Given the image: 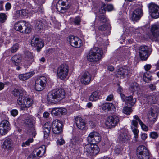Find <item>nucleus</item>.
I'll return each instance as SVG.
<instances>
[{
    "label": "nucleus",
    "instance_id": "obj_1",
    "mask_svg": "<svg viewBox=\"0 0 159 159\" xmlns=\"http://www.w3.org/2000/svg\"><path fill=\"white\" fill-rule=\"evenodd\" d=\"M65 94V92L63 89L54 90L48 93L47 96V100L49 102H57L63 99Z\"/></svg>",
    "mask_w": 159,
    "mask_h": 159
},
{
    "label": "nucleus",
    "instance_id": "obj_2",
    "mask_svg": "<svg viewBox=\"0 0 159 159\" xmlns=\"http://www.w3.org/2000/svg\"><path fill=\"white\" fill-rule=\"evenodd\" d=\"M103 51L101 48L98 47L92 48L87 56V58L89 61L97 62L102 58Z\"/></svg>",
    "mask_w": 159,
    "mask_h": 159
},
{
    "label": "nucleus",
    "instance_id": "obj_3",
    "mask_svg": "<svg viewBox=\"0 0 159 159\" xmlns=\"http://www.w3.org/2000/svg\"><path fill=\"white\" fill-rule=\"evenodd\" d=\"M14 28L17 31L25 34L30 33L31 31L30 25L24 21H18L14 25Z\"/></svg>",
    "mask_w": 159,
    "mask_h": 159
},
{
    "label": "nucleus",
    "instance_id": "obj_4",
    "mask_svg": "<svg viewBox=\"0 0 159 159\" xmlns=\"http://www.w3.org/2000/svg\"><path fill=\"white\" fill-rule=\"evenodd\" d=\"M24 124L28 129V131L29 135L33 137H35L36 133L35 130L34 120L33 117L31 116H28L24 120Z\"/></svg>",
    "mask_w": 159,
    "mask_h": 159
},
{
    "label": "nucleus",
    "instance_id": "obj_5",
    "mask_svg": "<svg viewBox=\"0 0 159 159\" xmlns=\"http://www.w3.org/2000/svg\"><path fill=\"white\" fill-rule=\"evenodd\" d=\"M99 151V148L98 146L92 143L87 144L84 147V154L88 156L97 155Z\"/></svg>",
    "mask_w": 159,
    "mask_h": 159
},
{
    "label": "nucleus",
    "instance_id": "obj_6",
    "mask_svg": "<svg viewBox=\"0 0 159 159\" xmlns=\"http://www.w3.org/2000/svg\"><path fill=\"white\" fill-rule=\"evenodd\" d=\"M138 52L140 59L143 61H145L150 55L152 50L148 46L142 45L139 47Z\"/></svg>",
    "mask_w": 159,
    "mask_h": 159
},
{
    "label": "nucleus",
    "instance_id": "obj_7",
    "mask_svg": "<svg viewBox=\"0 0 159 159\" xmlns=\"http://www.w3.org/2000/svg\"><path fill=\"white\" fill-rule=\"evenodd\" d=\"M137 155L139 159H149L150 157L149 150L143 145L137 148Z\"/></svg>",
    "mask_w": 159,
    "mask_h": 159
},
{
    "label": "nucleus",
    "instance_id": "obj_8",
    "mask_svg": "<svg viewBox=\"0 0 159 159\" xmlns=\"http://www.w3.org/2000/svg\"><path fill=\"white\" fill-rule=\"evenodd\" d=\"M70 4L69 0H59L57 4V10L61 13H63L70 7Z\"/></svg>",
    "mask_w": 159,
    "mask_h": 159
},
{
    "label": "nucleus",
    "instance_id": "obj_9",
    "mask_svg": "<svg viewBox=\"0 0 159 159\" xmlns=\"http://www.w3.org/2000/svg\"><path fill=\"white\" fill-rule=\"evenodd\" d=\"M101 139L100 134L95 131L90 133L87 138V141L88 142L93 144L99 143L101 142Z\"/></svg>",
    "mask_w": 159,
    "mask_h": 159
},
{
    "label": "nucleus",
    "instance_id": "obj_10",
    "mask_svg": "<svg viewBox=\"0 0 159 159\" xmlns=\"http://www.w3.org/2000/svg\"><path fill=\"white\" fill-rule=\"evenodd\" d=\"M47 83V78L43 76H40L35 80L34 88L35 90L38 91L43 90L46 86Z\"/></svg>",
    "mask_w": 159,
    "mask_h": 159
},
{
    "label": "nucleus",
    "instance_id": "obj_11",
    "mask_svg": "<svg viewBox=\"0 0 159 159\" xmlns=\"http://www.w3.org/2000/svg\"><path fill=\"white\" fill-rule=\"evenodd\" d=\"M69 70V67L66 65H61L59 66L57 70V75L60 79H64L67 76Z\"/></svg>",
    "mask_w": 159,
    "mask_h": 159
},
{
    "label": "nucleus",
    "instance_id": "obj_12",
    "mask_svg": "<svg viewBox=\"0 0 159 159\" xmlns=\"http://www.w3.org/2000/svg\"><path fill=\"white\" fill-rule=\"evenodd\" d=\"M119 118L116 115H113L108 116L105 122V124L108 128H112L117 125L119 121Z\"/></svg>",
    "mask_w": 159,
    "mask_h": 159
},
{
    "label": "nucleus",
    "instance_id": "obj_13",
    "mask_svg": "<svg viewBox=\"0 0 159 159\" xmlns=\"http://www.w3.org/2000/svg\"><path fill=\"white\" fill-rule=\"evenodd\" d=\"M131 73L130 68L126 66L120 68L116 72V75L118 77L124 78Z\"/></svg>",
    "mask_w": 159,
    "mask_h": 159
},
{
    "label": "nucleus",
    "instance_id": "obj_14",
    "mask_svg": "<svg viewBox=\"0 0 159 159\" xmlns=\"http://www.w3.org/2000/svg\"><path fill=\"white\" fill-rule=\"evenodd\" d=\"M130 138V137L128 134L127 131L125 129H123L120 130L118 141L120 143L122 144L127 142Z\"/></svg>",
    "mask_w": 159,
    "mask_h": 159
},
{
    "label": "nucleus",
    "instance_id": "obj_15",
    "mask_svg": "<svg viewBox=\"0 0 159 159\" xmlns=\"http://www.w3.org/2000/svg\"><path fill=\"white\" fill-rule=\"evenodd\" d=\"M149 12L151 16L154 18L159 17V7L154 3H151L149 5Z\"/></svg>",
    "mask_w": 159,
    "mask_h": 159
},
{
    "label": "nucleus",
    "instance_id": "obj_16",
    "mask_svg": "<svg viewBox=\"0 0 159 159\" xmlns=\"http://www.w3.org/2000/svg\"><path fill=\"white\" fill-rule=\"evenodd\" d=\"M62 126L61 121L58 120H55L52 122V131L54 134H59L62 131Z\"/></svg>",
    "mask_w": 159,
    "mask_h": 159
},
{
    "label": "nucleus",
    "instance_id": "obj_17",
    "mask_svg": "<svg viewBox=\"0 0 159 159\" xmlns=\"http://www.w3.org/2000/svg\"><path fill=\"white\" fill-rule=\"evenodd\" d=\"M44 149L42 147L35 148L32 153L28 157V159H37L38 157L42 156L43 155Z\"/></svg>",
    "mask_w": 159,
    "mask_h": 159
},
{
    "label": "nucleus",
    "instance_id": "obj_18",
    "mask_svg": "<svg viewBox=\"0 0 159 159\" xmlns=\"http://www.w3.org/2000/svg\"><path fill=\"white\" fill-rule=\"evenodd\" d=\"M67 41L72 46L75 48H79L81 45V40L78 37L73 35L69 36Z\"/></svg>",
    "mask_w": 159,
    "mask_h": 159
},
{
    "label": "nucleus",
    "instance_id": "obj_19",
    "mask_svg": "<svg viewBox=\"0 0 159 159\" xmlns=\"http://www.w3.org/2000/svg\"><path fill=\"white\" fill-rule=\"evenodd\" d=\"M10 129V124L9 121L6 120H3L0 123V134L5 135Z\"/></svg>",
    "mask_w": 159,
    "mask_h": 159
},
{
    "label": "nucleus",
    "instance_id": "obj_20",
    "mask_svg": "<svg viewBox=\"0 0 159 159\" xmlns=\"http://www.w3.org/2000/svg\"><path fill=\"white\" fill-rule=\"evenodd\" d=\"M143 15V11L142 9L137 8L135 9L131 14V19L134 22L139 20Z\"/></svg>",
    "mask_w": 159,
    "mask_h": 159
},
{
    "label": "nucleus",
    "instance_id": "obj_21",
    "mask_svg": "<svg viewBox=\"0 0 159 159\" xmlns=\"http://www.w3.org/2000/svg\"><path fill=\"white\" fill-rule=\"evenodd\" d=\"M31 45L32 46L37 47V50L39 52L44 46V43L38 38L34 37L31 41Z\"/></svg>",
    "mask_w": 159,
    "mask_h": 159
},
{
    "label": "nucleus",
    "instance_id": "obj_22",
    "mask_svg": "<svg viewBox=\"0 0 159 159\" xmlns=\"http://www.w3.org/2000/svg\"><path fill=\"white\" fill-rule=\"evenodd\" d=\"M91 79V75L88 72H84L81 76L80 82L82 84L87 85L90 83Z\"/></svg>",
    "mask_w": 159,
    "mask_h": 159
},
{
    "label": "nucleus",
    "instance_id": "obj_23",
    "mask_svg": "<svg viewBox=\"0 0 159 159\" xmlns=\"http://www.w3.org/2000/svg\"><path fill=\"white\" fill-rule=\"evenodd\" d=\"M67 112L66 109L63 108H55L52 111V114L55 116L65 114Z\"/></svg>",
    "mask_w": 159,
    "mask_h": 159
},
{
    "label": "nucleus",
    "instance_id": "obj_24",
    "mask_svg": "<svg viewBox=\"0 0 159 159\" xmlns=\"http://www.w3.org/2000/svg\"><path fill=\"white\" fill-rule=\"evenodd\" d=\"M75 122L77 127L80 129H84L85 126V123L84 120L79 116L76 117L75 118Z\"/></svg>",
    "mask_w": 159,
    "mask_h": 159
},
{
    "label": "nucleus",
    "instance_id": "obj_25",
    "mask_svg": "<svg viewBox=\"0 0 159 159\" xmlns=\"http://www.w3.org/2000/svg\"><path fill=\"white\" fill-rule=\"evenodd\" d=\"M138 125V122L136 120H133L131 123V129L134 135V137L136 141L138 137L139 130L137 129Z\"/></svg>",
    "mask_w": 159,
    "mask_h": 159
},
{
    "label": "nucleus",
    "instance_id": "obj_26",
    "mask_svg": "<svg viewBox=\"0 0 159 159\" xmlns=\"http://www.w3.org/2000/svg\"><path fill=\"white\" fill-rule=\"evenodd\" d=\"M51 130V125L49 122H47L43 126V131L44 137L46 139L48 138Z\"/></svg>",
    "mask_w": 159,
    "mask_h": 159
},
{
    "label": "nucleus",
    "instance_id": "obj_27",
    "mask_svg": "<svg viewBox=\"0 0 159 159\" xmlns=\"http://www.w3.org/2000/svg\"><path fill=\"white\" fill-rule=\"evenodd\" d=\"M151 31L154 37H158L159 36V25H152L151 27Z\"/></svg>",
    "mask_w": 159,
    "mask_h": 159
},
{
    "label": "nucleus",
    "instance_id": "obj_28",
    "mask_svg": "<svg viewBox=\"0 0 159 159\" xmlns=\"http://www.w3.org/2000/svg\"><path fill=\"white\" fill-rule=\"evenodd\" d=\"M12 140L10 138L6 139L4 141L2 147L4 149H7L9 150L12 148Z\"/></svg>",
    "mask_w": 159,
    "mask_h": 159
},
{
    "label": "nucleus",
    "instance_id": "obj_29",
    "mask_svg": "<svg viewBox=\"0 0 159 159\" xmlns=\"http://www.w3.org/2000/svg\"><path fill=\"white\" fill-rule=\"evenodd\" d=\"M157 109L151 108L149 112V119L151 121H154L155 117L157 116Z\"/></svg>",
    "mask_w": 159,
    "mask_h": 159
},
{
    "label": "nucleus",
    "instance_id": "obj_30",
    "mask_svg": "<svg viewBox=\"0 0 159 159\" xmlns=\"http://www.w3.org/2000/svg\"><path fill=\"white\" fill-rule=\"evenodd\" d=\"M24 91L22 89H15L11 92V94L15 97L22 96L23 95Z\"/></svg>",
    "mask_w": 159,
    "mask_h": 159
},
{
    "label": "nucleus",
    "instance_id": "obj_31",
    "mask_svg": "<svg viewBox=\"0 0 159 159\" xmlns=\"http://www.w3.org/2000/svg\"><path fill=\"white\" fill-rule=\"evenodd\" d=\"M134 120H136L137 122L138 121L139 123L141 126L142 129L145 131H147L148 129V128L144 123L141 121L137 115H135L134 116Z\"/></svg>",
    "mask_w": 159,
    "mask_h": 159
},
{
    "label": "nucleus",
    "instance_id": "obj_32",
    "mask_svg": "<svg viewBox=\"0 0 159 159\" xmlns=\"http://www.w3.org/2000/svg\"><path fill=\"white\" fill-rule=\"evenodd\" d=\"M35 28L38 31L42 29L44 25L43 21L40 20H35Z\"/></svg>",
    "mask_w": 159,
    "mask_h": 159
},
{
    "label": "nucleus",
    "instance_id": "obj_33",
    "mask_svg": "<svg viewBox=\"0 0 159 159\" xmlns=\"http://www.w3.org/2000/svg\"><path fill=\"white\" fill-rule=\"evenodd\" d=\"M12 60L13 63L17 66L21 61V57L19 55H15L12 57Z\"/></svg>",
    "mask_w": 159,
    "mask_h": 159
},
{
    "label": "nucleus",
    "instance_id": "obj_34",
    "mask_svg": "<svg viewBox=\"0 0 159 159\" xmlns=\"http://www.w3.org/2000/svg\"><path fill=\"white\" fill-rule=\"evenodd\" d=\"M99 96L98 93L97 91L93 92L89 98V100L90 101H95L98 99Z\"/></svg>",
    "mask_w": 159,
    "mask_h": 159
},
{
    "label": "nucleus",
    "instance_id": "obj_35",
    "mask_svg": "<svg viewBox=\"0 0 159 159\" xmlns=\"http://www.w3.org/2000/svg\"><path fill=\"white\" fill-rule=\"evenodd\" d=\"M33 56L32 53L29 52H26L25 53V60L27 61H30V63L33 61Z\"/></svg>",
    "mask_w": 159,
    "mask_h": 159
},
{
    "label": "nucleus",
    "instance_id": "obj_36",
    "mask_svg": "<svg viewBox=\"0 0 159 159\" xmlns=\"http://www.w3.org/2000/svg\"><path fill=\"white\" fill-rule=\"evenodd\" d=\"M33 75L31 72H29L23 74H20L19 75V78L22 80H25L31 77Z\"/></svg>",
    "mask_w": 159,
    "mask_h": 159
},
{
    "label": "nucleus",
    "instance_id": "obj_37",
    "mask_svg": "<svg viewBox=\"0 0 159 159\" xmlns=\"http://www.w3.org/2000/svg\"><path fill=\"white\" fill-rule=\"evenodd\" d=\"M26 98L23 97V96H19L18 98L17 102L18 104L24 108V106L25 103Z\"/></svg>",
    "mask_w": 159,
    "mask_h": 159
},
{
    "label": "nucleus",
    "instance_id": "obj_38",
    "mask_svg": "<svg viewBox=\"0 0 159 159\" xmlns=\"http://www.w3.org/2000/svg\"><path fill=\"white\" fill-rule=\"evenodd\" d=\"M136 102V99L135 98H133V96H130L126 97V100L125 102H127L131 106L134 105Z\"/></svg>",
    "mask_w": 159,
    "mask_h": 159
},
{
    "label": "nucleus",
    "instance_id": "obj_39",
    "mask_svg": "<svg viewBox=\"0 0 159 159\" xmlns=\"http://www.w3.org/2000/svg\"><path fill=\"white\" fill-rule=\"evenodd\" d=\"M143 80L146 82H148L152 80V76L149 72L144 73L143 76Z\"/></svg>",
    "mask_w": 159,
    "mask_h": 159
},
{
    "label": "nucleus",
    "instance_id": "obj_40",
    "mask_svg": "<svg viewBox=\"0 0 159 159\" xmlns=\"http://www.w3.org/2000/svg\"><path fill=\"white\" fill-rule=\"evenodd\" d=\"M129 89L130 90L133 92L138 91L139 89V85L137 83H134L131 84Z\"/></svg>",
    "mask_w": 159,
    "mask_h": 159
},
{
    "label": "nucleus",
    "instance_id": "obj_41",
    "mask_svg": "<svg viewBox=\"0 0 159 159\" xmlns=\"http://www.w3.org/2000/svg\"><path fill=\"white\" fill-rule=\"evenodd\" d=\"M124 30L125 32L128 34L130 33L131 34H133L134 33H135V31L138 30L137 29H135L133 27H128L127 26H125L124 27Z\"/></svg>",
    "mask_w": 159,
    "mask_h": 159
},
{
    "label": "nucleus",
    "instance_id": "obj_42",
    "mask_svg": "<svg viewBox=\"0 0 159 159\" xmlns=\"http://www.w3.org/2000/svg\"><path fill=\"white\" fill-rule=\"evenodd\" d=\"M113 106L112 103H106L102 104V108L104 110H111V107Z\"/></svg>",
    "mask_w": 159,
    "mask_h": 159
},
{
    "label": "nucleus",
    "instance_id": "obj_43",
    "mask_svg": "<svg viewBox=\"0 0 159 159\" xmlns=\"http://www.w3.org/2000/svg\"><path fill=\"white\" fill-rule=\"evenodd\" d=\"M25 103L24 106L25 108L29 107L31 106L33 103V99L29 98H26Z\"/></svg>",
    "mask_w": 159,
    "mask_h": 159
},
{
    "label": "nucleus",
    "instance_id": "obj_44",
    "mask_svg": "<svg viewBox=\"0 0 159 159\" xmlns=\"http://www.w3.org/2000/svg\"><path fill=\"white\" fill-rule=\"evenodd\" d=\"M132 110L130 107L125 106L123 110V112L127 115H129L132 112Z\"/></svg>",
    "mask_w": 159,
    "mask_h": 159
},
{
    "label": "nucleus",
    "instance_id": "obj_45",
    "mask_svg": "<svg viewBox=\"0 0 159 159\" xmlns=\"http://www.w3.org/2000/svg\"><path fill=\"white\" fill-rule=\"evenodd\" d=\"M19 48V45L17 43L14 44L10 48V51L12 53L16 52Z\"/></svg>",
    "mask_w": 159,
    "mask_h": 159
},
{
    "label": "nucleus",
    "instance_id": "obj_46",
    "mask_svg": "<svg viewBox=\"0 0 159 159\" xmlns=\"http://www.w3.org/2000/svg\"><path fill=\"white\" fill-rule=\"evenodd\" d=\"M107 28H109L111 29V26L110 25H103L100 26L98 28V29L100 31H104L107 29Z\"/></svg>",
    "mask_w": 159,
    "mask_h": 159
},
{
    "label": "nucleus",
    "instance_id": "obj_47",
    "mask_svg": "<svg viewBox=\"0 0 159 159\" xmlns=\"http://www.w3.org/2000/svg\"><path fill=\"white\" fill-rule=\"evenodd\" d=\"M122 150V148L119 145H116L114 148V152L116 154H119Z\"/></svg>",
    "mask_w": 159,
    "mask_h": 159
},
{
    "label": "nucleus",
    "instance_id": "obj_48",
    "mask_svg": "<svg viewBox=\"0 0 159 159\" xmlns=\"http://www.w3.org/2000/svg\"><path fill=\"white\" fill-rule=\"evenodd\" d=\"M7 16L5 13H0V22L1 23L5 22L7 19Z\"/></svg>",
    "mask_w": 159,
    "mask_h": 159
},
{
    "label": "nucleus",
    "instance_id": "obj_49",
    "mask_svg": "<svg viewBox=\"0 0 159 159\" xmlns=\"http://www.w3.org/2000/svg\"><path fill=\"white\" fill-rule=\"evenodd\" d=\"M150 137L152 139H156L159 136L158 134L156 132H152L150 133Z\"/></svg>",
    "mask_w": 159,
    "mask_h": 159
},
{
    "label": "nucleus",
    "instance_id": "obj_50",
    "mask_svg": "<svg viewBox=\"0 0 159 159\" xmlns=\"http://www.w3.org/2000/svg\"><path fill=\"white\" fill-rule=\"evenodd\" d=\"M20 12L21 16H26L28 15L29 11L28 10L26 9H23L22 10H18Z\"/></svg>",
    "mask_w": 159,
    "mask_h": 159
},
{
    "label": "nucleus",
    "instance_id": "obj_51",
    "mask_svg": "<svg viewBox=\"0 0 159 159\" xmlns=\"http://www.w3.org/2000/svg\"><path fill=\"white\" fill-rule=\"evenodd\" d=\"M33 139L32 138H30L25 142L23 143L22 144V146L23 147H25V145L28 146L29 145L30 143H31L33 142Z\"/></svg>",
    "mask_w": 159,
    "mask_h": 159
},
{
    "label": "nucleus",
    "instance_id": "obj_52",
    "mask_svg": "<svg viewBox=\"0 0 159 159\" xmlns=\"http://www.w3.org/2000/svg\"><path fill=\"white\" fill-rule=\"evenodd\" d=\"M99 20L102 23H105L107 21L105 16L103 15L100 16L99 18Z\"/></svg>",
    "mask_w": 159,
    "mask_h": 159
},
{
    "label": "nucleus",
    "instance_id": "obj_53",
    "mask_svg": "<svg viewBox=\"0 0 159 159\" xmlns=\"http://www.w3.org/2000/svg\"><path fill=\"white\" fill-rule=\"evenodd\" d=\"M43 7L41 6H37L33 10L34 12H42Z\"/></svg>",
    "mask_w": 159,
    "mask_h": 159
},
{
    "label": "nucleus",
    "instance_id": "obj_54",
    "mask_svg": "<svg viewBox=\"0 0 159 159\" xmlns=\"http://www.w3.org/2000/svg\"><path fill=\"white\" fill-rule=\"evenodd\" d=\"M21 15L20 12L18 10L16 11V13L13 16V17L15 19H18L20 18Z\"/></svg>",
    "mask_w": 159,
    "mask_h": 159
},
{
    "label": "nucleus",
    "instance_id": "obj_55",
    "mask_svg": "<svg viewBox=\"0 0 159 159\" xmlns=\"http://www.w3.org/2000/svg\"><path fill=\"white\" fill-rule=\"evenodd\" d=\"M11 114L14 116H15L18 114V111L16 109H13L11 111Z\"/></svg>",
    "mask_w": 159,
    "mask_h": 159
},
{
    "label": "nucleus",
    "instance_id": "obj_56",
    "mask_svg": "<svg viewBox=\"0 0 159 159\" xmlns=\"http://www.w3.org/2000/svg\"><path fill=\"white\" fill-rule=\"evenodd\" d=\"M57 145H63L65 143V141L62 139H61L57 140Z\"/></svg>",
    "mask_w": 159,
    "mask_h": 159
},
{
    "label": "nucleus",
    "instance_id": "obj_57",
    "mask_svg": "<svg viewBox=\"0 0 159 159\" xmlns=\"http://www.w3.org/2000/svg\"><path fill=\"white\" fill-rule=\"evenodd\" d=\"M106 10L108 11H111L113 9V6L111 4L107 5V6H106Z\"/></svg>",
    "mask_w": 159,
    "mask_h": 159
},
{
    "label": "nucleus",
    "instance_id": "obj_58",
    "mask_svg": "<svg viewBox=\"0 0 159 159\" xmlns=\"http://www.w3.org/2000/svg\"><path fill=\"white\" fill-rule=\"evenodd\" d=\"M118 88L117 90V92L120 94L122 93L123 92V89L121 87L119 84H118Z\"/></svg>",
    "mask_w": 159,
    "mask_h": 159
},
{
    "label": "nucleus",
    "instance_id": "obj_59",
    "mask_svg": "<svg viewBox=\"0 0 159 159\" xmlns=\"http://www.w3.org/2000/svg\"><path fill=\"white\" fill-rule=\"evenodd\" d=\"M149 87L152 91L155 90L156 89V86L152 84H150L149 85Z\"/></svg>",
    "mask_w": 159,
    "mask_h": 159
},
{
    "label": "nucleus",
    "instance_id": "obj_60",
    "mask_svg": "<svg viewBox=\"0 0 159 159\" xmlns=\"http://www.w3.org/2000/svg\"><path fill=\"white\" fill-rule=\"evenodd\" d=\"M113 95L112 94L109 95L107 98L106 100L107 101H111L113 99Z\"/></svg>",
    "mask_w": 159,
    "mask_h": 159
},
{
    "label": "nucleus",
    "instance_id": "obj_61",
    "mask_svg": "<svg viewBox=\"0 0 159 159\" xmlns=\"http://www.w3.org/2000/svg\"><path fill=\"white\" fill-rule=\"evenodd\" d=\"M11 8V5L10 3H7L5 5V9L6 11L9 10Z\"/></svg>",
    "mask_w": 159,
    "mask_h": 159
},
{
    "label": "nucleus",
    "instance_id": "obj_62",
    "mask_svg": "<svg viewBox=\"0 0 159 159\" xmlns=\"http://www.w3.org/2000/svg\"><path fill=\"white\" fill-rule=\"evenodd\" d=\"M80 22V17H75L74 20V23L76 24H78Z\"/></svg>",
    "mask_w": 159,
    "mask_h": 159
},
{
    "label": "nucleus",
    "instance_id": "obj_63",
    "mask_svg": "<svg viewBox=\"0 0 159 159\" xmlns=\"http://www.w3.org/2000/svg\"><path fill=\"white\" fill-rule=\"evenodd\" d=\"M151 67V65L149 64H147L144 66V68L146 71L149 70Z\"/></svg>",
    "mask_w": 159,
    "mask_h": 159
},
{
    "label": "nucleus",
    "instance_id": "obj_64",
    "mask_svg": "<svg viewBox=\"0 0 159 159\" xmlns=\"http://www.w3.org/2000/svg\"><path fill=\"white\" fill-rule=\"evenodd\" d=\"M147 137V134L145 133H144L141 134V138L143 140H145Z\"/></svg>",
    "mask_w": 159,
    "mask_h": 159
}]
</instances>
